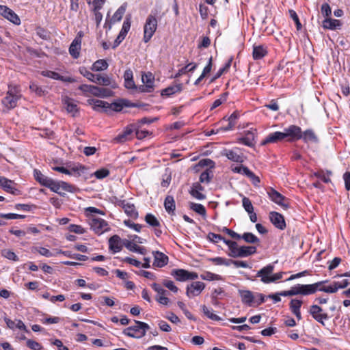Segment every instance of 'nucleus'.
Instances as JSON below:
<instances>
[{
  "label": "nucleus",
  "instance_id": "obj_1",
  "mask_svg": "<svg viewBox=\"0 0 350 350\" xmlns=\"http://www.w3.org/2000/svg\"><path fill=\"white\" fill-rule=\"evenodd\" d=\"M327 280L321 281L312 284H297L292 287L293 296L297 295H308L315 293L318 291V288Z\"/></svg>",
  "mask_w": 350,
  "mask_h": 350
},
{
  "label": "nucleus",
  "instance_id": "obj_2",
  "mask_svg": "<svg viewBox=\"0 0 350 350\" xmlns=\"http://www.w3.org/2000/svg\"><path fill=\"white\" fill-rule=\"evenodd\" d=\"M157 28V20L152 16L149 15L146 21L144 27V41L147 43L150 41Z\"/></svg>",
  "mask_w": 350,
  "mask_h": 350
},
{
  "label": "nucleus",
  "instance_id": "obj_3",
  "mask_svg": "<svg viewBox=\"0 0 350 350\" xmlns=\"http://www.w3.org/2000/svg\"><path fill=\"white\" fill-rule=\"evenodd\" d=\"M171 275L179 282H185L188 280H193L198 278V275L196 272H190L183 269H172Z\"/></svg>",
  "mask_w": 350,
  "mask_h": 350
},
{
  "label": "nucleus",
  "instance_id": "obj_4",
  "mask_svg": "<svg viewBox=\"0 0 350 350\" xmlns=\"http://www.w3.org/2000/svg\"><path fill=\"white\" fill-rule=\"evenodd\" d=\"M308 312L315 321L323 326L325 325V321L329 319L327 313L318 305L314 304L310 306Z\"/></svg>",
  "mask_w": 350,
  "mask_h": 350
},
{
  "label": "nucleus",
  "instance_id": "obj_5",
  "mask_svg": "<svg viewBox=\"0 0 350 350\" xmlns=\"http://www.w3.org/2000/svg\"><path fill=\"white\" fill-rule=\"evenodd\" d=\"M284 134H285L286 141L288 142H293L301 139V129L294 124L284 129Z\"/></svg>",
  "mask_w": 350,
  "mask_h": 350
},
{
  "label": "nucleus",
  "instance_id": "obj_6",
  "mask_svg": "<svg viewBox=\"0 0 350 350\" xmlns=\"http://www.w3.org/2000/svg\"><path fill=\"white\" fill-rule=\"evenodd\" d=\"M268 195L273 202L281 206L284 209H287L289 207L288 200L274 189L271 188L268 191Z\"/></svg>",
  "mask_w": 350,
  "mask_h": 350
},
{
  "label": "nucleus",
  "instance_id": "obj_7",
  "mask_svg": "<svg viewBox=\"0 0 350 350\" xmlns=\"http://www.w3.org/2000/svg\"><path fill=\"white\" fill-rule=\"evenodd\" d=\"M274 270V266L271 264L260 269L256 273V277L260 278V281L265 284L271 283L272 273Z\"/></svg>",
  "mask_w": 350,
  "mask_h": 350
},
{
  "label": "nucleus",
  "instance_id": "obj_8",
  "mask_svg": "<svg viewBox=\"0 0 350 350\" xmlns=\"http://www.w3.org/2000/svg\"><path fill=\"white\" fill-rule=\"evenodd\" d=\"M130 28H131V16H126L125 18V20L123 23L121 31L114 41L113 45L112 46L113 49L116 48L123 41V40L125 38L127 33L129 32Z\"/></svg>",
  "mask_w": 350,
  "mask_h": 350
},
{
  "label": "nucleus",
  "instance_id": "obj_9",
  "mask_svg": "<svg viewBox=\"0 0 350 350\" xmlns=\"http://www.w3.org/2000/svg\"><path fill=\"white\" fill-rule=\"evenodd\" d=\"M91 229L97 234H101L107 230V223L100 218H92L90 221Z\"/></svg>",
  "mask_w": 350,
  "mask_h": 350
},
{
  "label": "nucleus",
  "instance_id": "obj_10",
  "mask_svg": "<svg viewBox=\"0 0 350 350\" xmlns=\"http://www.w3.org/2000/svg\"><path fill=\"white\" fill-rule=\"evenodd\" d=\"M204 288L205 284L202 282H193L190 285L187 286L186 295L189 298L193 296H198Z\"/></svg>",
  "mask_w": 350,
  "mask_h": 350
},
{
  "label": "nucleus",
  "instance_id": "obj_11",
  "mask_svg": "<svg viewBox=\"0 0 350 350\" xmlns=\"http://www.w3.org/2000/svg\"><path fill=\"white\" fill-rule=\"evenodd\" d=\"M0 14L15 25L21 24V19L18 15L5 5H0Z\"/></svg>",
  "mask_w": 350,
  "mask_h": 350
},
{
  "label": "nucleus",
  "instance_id": "obj_12",
  "mask_svg": "<svg viewBox=\"0 0 350 350\" xmlns=\"http://www.w3.org/2000/svg\"><path fill=\"white\" fill-rule=\"evenodd\" d=\"M239 148H236L233 150H224L222 152V155L226 156L229 160L242 163L245 159V157L242 153L238 152Z\"/></svg>",
  "mask_w": 350,
  "mask_h": 350
},
{
  "label": "nucleus",
  "instance_id": "obj_13",
  "mask_svg": "<svg viewBox=\"0 0 350 350\" xmlns=\"http://www.w3.org/2000/svg\"><path fill=\"white\" fill-rule=\"evenodd\" d=\"M269 219L275 228L280 230H284L286 228V222L282 214L271 211L269 213Z\"/></svg>",
  "mask_w": 350,
  "mask_h": 350
},
{
  "label": "nucleus",
  "instance_id": "obj_14",
  "mask_svg": "<svg viewBox=\"0 0 350 350\" xmlns=\"http://www.w3.org/2000/svg\"><path fill=\"white\" fill-rule=\"evenodd\" d=\"M285 134L284 132L276 131L268 135L265 139H263L260 144L261 146H265L269 143H277L282 142L285 139Z\"/></svg>",
  "mask_w": 350,
  "mask_h": 350
},
{
  "label": "nucleus",
  "instance_id": "obj_15",
  "mask_svg": "<svg viewBox=\"0 0 350 350\" xmlns=\"http://www.w3.org/2000/svg\"><path fill=\"white\" fill-rule=\"evenodd\" d=\"M88 103L92 105L94 110L107 113L109 111V103L94 98L88 99Z\"/></svg>",
  "mask_w": 350,
  "mask_h": 350
},
{
  "label": "nucleus",
  "instance_id": "obj_16",
  "mask_svg": "<svg viewBox=\"0 0 350 350\" xmlns=\"http://www.w3.org/2000/svg\"><path fill=\"white\" fill-rule=\"evenodd\" d=\"M154 256L153 266L157 267H163L168 263V256L159 251H153Z\"/></svg>",
  "mask_w": 350,
  "mask_h": 350
},
{
  "label": "nucleus",
  "instance_id": "obj_17",
  "mask_svg": "<svg viewBox=\"0 0 350 350\" xmlns=\"http://www.w3.org/2000/svg\"><path fill=\"white\" fill-rule=\"evenodd\" d=\"M14 182L5 177H0V186L7 192L13 195L20 194V191L13 187Z\"/></svg>",
  "mask_w": 350,
  "mask_h": 350
},
{
  "label": "nucleus",
  "instance_id": "obj_18",
  "mask_svg": "<svg viewBox=\"0 0 350 350\" xmlns=\"http://www.w3.org/2000/svg\"><path fill=\"white\" fill-rule=\"evenodd\" d=\"M342 23L338 19L325 18L322 22V26L325 29L336 30L340 29Z\"/></svg>",
  "mask_w": 350,
  "mask_h": 350
},
{
  "label": "nucleus",
  "instance_id": "obj_19",
  "mask_svg": "<svg viewBox=\"0 0 350 350\" xmlns=\"http://www.w3.org/2000/svg\"><path fill=\"white\" fill-rule=\"evenodd\" d=\"M119 205L121 206L125 213L130 217L137 219L138 217V212L133 204L126 202L125 200L120 202Z\"/></svg>",
  "mask_w": 350,
  "mask_h": 350
},
{
  "label": "nucleus",
  "instance_id": "obj_20",
  "mask_svg": "<svg viewBox=\"0 0 350 350\" xmlns=\"http://www.w3.org/2000/svg\"><path fill=\"white\" fill-rule=\"evenodd\" d=\"M109 247L113 253H117L122 250L121 239L118 235L116 234L109 238Z\"/></svg>",
  "mask_w": 350,
  "mask_h": 350
},
{
  "label": "nucleus",
  "instance_id": "obj_21",
  "mask_svg": "<svg viewBox=\"0 0 350 350\" xmlns=\"http://www.w3.org/2000/svg\"><path fill=\"white\" fill-rule=\"evenodd\" d=\"M129 100L120 98L112 103H109V111H114L116 112L121 111L124 107L129 106Z\"/></svg>",
  "mask_w": 350,
  "mask_h": 350
},
{
  "label": "nucleus",
  "instance_id": "obj_22",
  "mask_svg": "<svg viewBox=\"0 0 350 350\" xmlns=\"http://www.w3.org/2000/svg\"><path fill=\"white\" fill-rule=\"evenodd\" d=\"M239 293L243 304L251 306L254 301L255 297L252 292L248 290H239Z\"/></svg>",
  "mask_w": 350,
  "mask_h": 350
},
{
  "label": "nucleus",
  "instance_id": "obj_23",
  "mask_svg": "<svg viewBox=\"0 0 350 350\" xmlns=\"http://www.w3.org/2000/svg\"><path fill=\"white\" fill-rule=\"evenodd\" d=\"M301 139L305 143H317L319 142L318 137L312 129H306L304 132L301 131Z\"/></svg>",
  "mask_w": 350,
  "mask_h": 350
},
{
  "label": "nucleus",
  "instance_id": "obj_24",
  "mask_svg": "<svg viewBox=\"0 0 350 350\" xmlns=\"http://www.w3.org/2000/svg\"><path fill=\"white\" fill-rule=\"evenodd\" d=\"M164 207L168 214L171 215H175L176 204L174 197L167 196L164 200Z\"/></svg>",
  "mask_w": 350,
  "mask_h": 350
},
{
  "label": "nucleus",
  "instance_id": "obj_25",
  "mask_svg": "<svg viewBox=\"0 0 350 350\" xmlns=\"http://www.w3.org/2000/svg\"><path fill=\"white\" fill-rule=\"evenodd\" d=\"M267 54V50L263 45L253 46L252 56L254 59L258 60L263 58Z\"/></svg>",
  "mask_w": 350,
  "mask_h": 350
},
{
  "label": "nucleus",
  "instance_id": "obj_26",
  "mask_svg": "<svg viewBox=\"0 0 350 350\" xmlns=\"http://www.w3.org/2000/svg\"><path fill=\"white\" fill-rule=\"evenodd\" d=\"M81 45V41L78 39H74L72 42L69 47V53L73 58L77 59L79 57Z\"/></svg>",
  "mask_w": 350,
  "mask_h": 350
},
{
  "label": "nucleus",
  "instance_id": "obj_27",
  "mask_svg": "<svg viewBox=\"0 0 350 350\" xmlns=\"http://www.w3.org/2000/svg\"><path fill=\"white\" fill-rule=\"evenodd\" d=\"M124 245L130 251L137 252L141 254H145L146 250L144 247L138 246L137 244L133 243L131 241L124 240L123 242Z\"/></svg>",
  "mask_w": 350,
  "mask_h": 350
},
{
  "label": "nucleus",
  "instance_id": "obj_28",
  "mask_svg": "<svg viewBox=\"0 0 350 350\" xmlns=\"http://www.w3.org/2000/svg\"><path fill=\"white\" fill-rule=\"evenodd\" d=\"M95 83L104 86H111L112 88H116L115 83H112L111 79L107 75H97Z\"/></svg>",
  "mask_w": 350,
  "mask_h": 350
},
{
  "label": "nucleus",
  "instance_id": "obj_29",
  "mask_svg": "<svg viewBox=\"0 0 350 350\" xmlns=\"http://www.w3.org/2000/svg\"><path fill=\"white\" fill-rule=\"evenodd\" d=\"M95 89L96 90H94L93 96L101 98H108L113 95V91L109 88L95 86Z\"/></svg>",
  "mask_w": 350,
  "mask_h": 350
},
{
  "label": "nucleus",
  "instance_id": "obj_30",
  "mask_svg": "<svg viewBox=\"0 0 350 350\" xmlns=\"http://www.w3.org/2000/svg\"><path fill=\"white\" fill-rule=\"evenodd\" d=\"M64 105L68 113H72L73 116L78 112L77 105L72 98L66 97L64 100Z\"/></svg>",
  "mask_w": 350,
  "mask_h": 350
},
{
  "label": "nucleus",
  "instance_id": "obj_31",
  "mask_svg": "<svg viewBox=\"0 0 350 350\" xmlns=\"http://www.w3.org/2000/svg\"><path fill=\"white\" fill-rule=\"evenodd\" d=\"M123 334L131 338H140V329L138 327V325L134 326H130L123 330Z\"/></svg>",
  "mask_w": 350,
  "mask_h": 350
},
{
  "label": "nucleus",
  "instance_id": "obj_32",
  "mask_svg": "<svg viewBox=\"0 0 350 350\" xmlns=\"http://www.w3.org/2000/svg\"><path fill=\"white\" fill-rule=\"evenodd\" d=\"M256 252V247L254 246H241L239 249V258L247 257Z\"/></svg>",
  "mask_w": 350,
  "mask_h": 350
},
{
  "label": "nucleus",
  "instance_id": "obj_33",
  "mask_svg": "<svg viewBox=\"0 0 350 350\" xmlns=\"http://www.w3.org/2000/svg\"><path fill=\"white\" fill-rule=\"evenodd\" d=\"M33 176L36 181H38L40 185L45 186L46 187L49 184V181L51 180V178H49L47 176H44L38 170H34Z\"/></svg>",
  "mask_w": 350,
  "mask_h": 350
},
{
  "label": "nucleus",
  "instance_id": "obj_34",
  "mask_svg": "<svg viewBox=\"0 0 350 350\" xmlns=\"http://www.w3.org/2000/svg\"><path fill=\"white\" fill-rule=\"evenodd\" d=\"M182 88H183V85L181 83L169 86L162 90L161 95L170 96L171 95H173L175 93L181 92Z\"/></svg>",
  "mask_w": 350,
  "mask_h": 350
},
{
  "label": "nucleus",
  "instance_id": "obj_35",
  "mask_svg": "<svg viewBox=\"0 0 350 350\" xmlns=\"http://www.w3.org/2000/svg\"><path fill=\"white\" fill-rule=\"evenodd\" d=\"M18 98L14 97L13 96L6 95V96L2 100L3 105L8 109L14 108L17 105Z\"/></svg>",
  "mask_w": 350,
  "mask_h": 350
},
{
  "label": "nucleus",
  "instance_id": "obj_36",
  "mask_svg": "<svg viewBox=\"0 0 350 350\" xmlns=\"http://www.w3.org/2000/svg\"><path fill=\"white\" fill-rule=\"evenodd\" d=\"M133 132V128L131 126H127L122 133L119 134L115 138V140L117 142L122 143L129 139V137L130 135H131Z\"/></svg>",
  "mask_w": 350,
  "mask_h": 350
},
{
  "label": "nucleus",
  "instance_id": "obj_37",
  "mask_svg": "<svg viewBox=\"0 0 350 350\" xmlns=\"http://www.w3.org/2000/svg\"><path fill=\"white\" fill-rule=\"evenodd\" d=\"M142 80L144 85H147V87L150 88L152 91L154 90V77L151 72H148L143 75L142 77Z\"/></svg>",
  "mask_w": 350,
  "mask_h": 350
},
{
  "label": "nucleus",
  "instance_id": "obj_38",
  "mask_svg": "<svg viewBox=\"0 0 350 350\" xmlns=\"http://www.w3.org/2000/svg\"><path fill=\"white\" fill-rule=\"evenodd\" d=\"M108 68V64L105 59H98L96 61L91 69L93 71H103L106 70Z\"/></svg>",
  "mask_w": 350,
  "mask_h": 350
},
{
  "label": "nucleus",
  "instance_id": "obj_39",
  "mask_svg": "<svg viewBox=\"0 0 350 350\" xmlns=\"http://www.w3.org/2000/svg\"><path fill=\"white\" fill-rule=\"evenodd\" d=\"M197 66L198 64L195 63L188 64L185 67L178 70V72L175 75V78H178L182 75L187 73V72H193L196 69Z\"/></svg>",
  "mask_w": 350,
  "mask_h": 350
},
{
  "label": "nucleus",
  "instance_id": "obj_40",
  "mask_svg": "<svg viewBox=\"0 0 350 350\" xmlns=\"http://www.w3.org/2000/svg\"><path fill=\"white\" fill-rule=\"evenodd\" d=\"M189 207L191 210H193V211H195L196 213H198L200 215L204 216L206 215V208L201 204L190 202Z\"/></svg>",
  "mask_w": 350,
  "mask_h": 350
},
{
  "label": "nucleus",
  "instance_id": "obj_41",
  "mask_svg": "<svg viewBox=\"0 0 350 350\" xmlns=\"http://www.w3.org/2000/svg\"><path fill=\"white\" fill-rule=\"evenodd\" d=\"M146 222L152 227H159L161 226L159 221L157 218L151 213H148L145 216Z\"/></svg>",
  "mask_w": 350,
  "mask_h": 350
},
{
  "label": "nucleus",
  "instance_id": "obj_42",
  "mask_svg": "<svg viewBox=\"0 0 350 350\" xmlns=\"http://www.w3.org/2000/svg\"><path fill=\"white\" fill-rule=\"evenodd\" d=\"M241 239H243L246 243H255L259 242V239L251 232H245L241 235Z\"/></svg>",
  "mask_w": 350,
  "mask_h": 350
},
{
  "label": "nucleus",
  "instance_id": "obj_43",
  "mask_svg": "<svg viewBox=\"0 0 350 350\" xmlns=\"http://www.w3.org/2000/svg\"><path fill=\"white\" fill-rule=\"evenodd\" d=\"M213 177L212 171L206 170L203 172L200 176V182L202 183H209Z\"/></svg>",
  "mask_w": 350,
  "mask_h": 350
},
{
  "label": "nucleus",
  "instance_id": "obj_44",
  "mask_svg": "<svg viewBox=\"0 0 350 350\" xmlns=\"http://www.w3.org/2000/svg\"><path fill=\"white\" fill-rule=\"evenodd\" d=\"M36 33L38 36L44 40H48L51 38L50 32L41 27H36Z\"/></svg>",
  "mask_w": 350,
  "mask_h": 350
},
{
  "label": "nucleus",
  "instance_id": "obj_45",
  "mask_svg": "<svg viewBox=\"0 0 350 350\" xmlns=\"http://www.w3.org/2000/svg\"><path fill=\"white\" fill-rule=\"evenodd\" d=\"M79 72L85 77H86L88 80L92 82L95 83L96 79L97 77V75H94L87 70L85 67H81L79 68Z\"/></svg>",
  "mask_w": 350,
  "mask_h": 350
},
{
  "label": "nucleus",
  "instance_id": "obj_46",
  "mask_svg": "<svg viewBox=\"0 0 350 350\" xmlns=\"http://www.w3.org/2000/svg\"><path fill=\"white\" fill-rule=\"evenodd\" d=\"M1 255L2 256L13 261L18 260V257L16 255V254L8 249H4L1 250Z\"/></svg>",
  "mask_w": 350,
  "mask_h": 350
},
{
  "label": "nucleus",
  "instance_id": "obj_47",
  "mask_svg": "<svg viewBox=\"0 0 350 350\" xmlns=\"http://www.w3.org/2000/svg\"><path fill=\"white\" fill-rule=\"evenodd\" d=\"M126 10V8L124 5L120 6L117 11L114 13L111 18V21L115 23L117 21H120Z\"/></svg>",
  "mask_w": 350,
  "mask_h": 350
},
{
  "label": "nucleus",
  "instance_id": "obj_48",
  "mask_svg": "<svg viewBox=\"0 0 350 350\" xmlns=\"http://www.w3.org/2000/svg\"><path fill=\"white\" fill-rule=\"evenodd\" d=\"M336 282H334L332 285L328 286H319L318 291L325 292L327 293H334L338 290Z\"/></svg>",
  "mask_w": 350,
  "mask_h": 350
},
{
  "label": "nucleus",
  "instance_id": "obj_49",
  "mask_svg": "<svg viewBox=\"0 0 350 350\" xmlns=\"http://www.w3.org/2000/svg\"><path fill=\"white\" fill-rule=\"evenodd\" d=\"M303 302L299 299H292L290 302V309L293 313L300 311Z\"/></svg>",
  "mask_w": 350,
  "mask_h": 350
},
{
  "label": "nucleus",
  "instance_id": "obj_50",
  "mask_svg": "<svg viewBox=\"0 0 350 350\" xmlns=\"http://www.w3.org/2000/svg\"><path fill=\"white\" fill-rule=\"evenodd\" d=\"M7 94L10 96H13L14 97H17V98L18 99L21 96L19 87H18L17 85H9Z\"/></svg>",
  "mask_w": 350,
  "mask_h": 350
},
{
  "label": "nucleus",
  "instance_id": "obj_51",
  "mask_svg": "<svg viewBox=\"0 0 350 350\" xmlns=\"http://www.w3.org/2000/svg\"><path fill=\"white\" fill-rule=\"evenodd\" d=\"M200 278L204 280H219L221 279L219 275H217L211 272H206L200 275Z\"/></svg>",
  "mask_w": 350,
  "mask_h": 350
},
{
  "label": "nucleus",
  "instance_id": "obj_52",
  "mask_svg": "<svg viewBox=\"0 0 350 350\" xmlns=\"http://www.w3.org/2000/svg\"><path fill=\"white\" fill-rule=\"evenodd\" d=\"M242 204L244 209L248 213H252V212L254 211V206L252 204L251 200L248 198L243 197L242 199Z\"/></svg>",
  "mask_w": 350,
  "mask_h": 350
},
{
  "label": "nucleus",
  "instance_id": "obj_53",
  "mask_svg": "<svg viewBox=\"0 0 350 350\" xmlns=\"http://www.w3.org/2000/svg\"><path fill=\"white\" fill-rule=\"evenodd\" d=\"M202 310L203 313L210 319L213 321H219L221 320V318L219 317L217 315L213 314L211 312L209 309L205 306H202Z\"/></svg>",
  "mask_w": 350,
  "mask_h": 350
},
{
  "label": "nucleus",
  "instance_id": "obj_54",
  "mask_svg": "<svg viewBox=\"0 0 350 350\" xmlns=\"http://www.w3.org/2000/svg\"><path fill=\"white\" fill-rule=\"evenodd\" d=\"M229 260L221 257H215L209 258L208 260L211 261L216 265H226L229 266Z\"/></svg>",
  "mask_w": 350,
  "mask_h": 350
},
{
  "label": "nucleus",
  "instance_id": "obj_55",
  "mask_svg": "<svg viewBox=\"0 0 350 350\" xmlns=\"http://www.w3.org/2000/svg\"><path fill=\"white\" fill-rule=\"evenodd\" d=\"M239 141L244 145L250 146V147H252L254 145V144L253 142L254 135L252 133H250L246 137L240 138Z\"/></svg>",
  "mask_w": 350,
  "mask_h": 350
},
{
  "label": "nucleus",
  "instance_id": "obj_56",
  "mask_svg": "<svg viewBox=\"0 0 350 350\" xmlns=\"http://www.w3.org/2000/svg\"><path fill=\"white\" fill-rule=\"evenodd\" d=\"M26 345L27 347L32 350H42V346L38 342L33 340L31 339H27L26 342Z\"/></svg>",
  "mask_w": 350,
  "mask_h": 350
},
{
  "label": "nucleus",
  "instance_id": "obj_57",
  "mask_svg": "<svg viewBox=\"0 0 350 350\" xmlns=\"http://www.w3.org/2000/svg\"><path fill=\"white\" fill-rule=\"evenodd\" d=\"M135 323L138 325V327L140 329V334L139 336L143 337L146 335V331L149 329V325L142 321H135Z\"/></svg>",
  "mask_w": 350,
  "mask_h": 350
},
{
  "label": "nucleus",
  "instance_id": "obj_58",
  "mask_svg": "<svg viewBox=\"0 0 350 350\" xmlns=\"http://www.w3.org/2000/svg\"><path fill=\"white\" fill-rule=\"evenodd\" d=\"M228 95V92H224V94H222L219 98H218L214 101L211 109H215L216 107L221 105L224 102H225L227 99Z\"/></svg>",
  "mask_w": 350,
  "mask_h": 350
},
{
  "label": "nucleus",
  "instance_id": "obj_59",
  "mask_svg": "<svg viewBox=\"0 0 350 350\" xmlns=\"http://www.w3.org/2000/svg\"><path fill=\"white\" fill-rule=\"evenodd\" d=\"M0 217L7 219H23L25 215H19L16 213H0Z\"/></svg>",
  "mask_w": 350,
  "mask_h": 350
},
{
  "label": "nucleus",
  "instance_id": "obj_60",
  "mask_svg": "<svg viewBox=\"0 0 350 350\" xmlns=\"http://www.w3.org/2000/svg\"><path fill=\"white\" fill-rule=\"evenodd\" d=\"M94 174L98 179H103L109 175V170L106 168H101L96 170Z\"/></svg>",
  "mask_w": 350,
  "mask_h": 350
},
{
  "label": "nucleus",
  "instance_id": "obj_61",
  "mask_svg": "<svg viewBox=\"0 0 350 350\" xmlns=\"http://www.w3.org/2000/svg\"><path fill=\"white\" fill-rule=\"evenodd\" d=\"M250 170L247 167L244 166L243 165H241L240 166H236V167L232 168V171L233 172L241 174H243L245 176H247V174H248Z\"/></svg>",
  "mask_w": 350,
  "mask_h": 350
},
{
  "label": "nucleus",
  "instance_id": "obj_62",
  "mask_svg": "<svg viewBox=\"0 0 350 350\" xmlns=\"http://www.w3.org/2000/svg\"><path fill=\"white\" fill-rule=\"evenodd\" d=\"M321 12L322 14L326 18H329L330 15L332 14V9L327 3L322 4Z\"/></svg>",
  "mask_w": 350,
  "mask_h": 350
},
{
  "label": "nucleus",
  "instance_id": "obj_63",
  "mask_svg": "<svg viewBox=\"0 0 350 350\" xmlns=\"http://www.w3.org/2000/svg\"><path fill=\"white\" fill-rule=\"evenodd\" d=\"M79 90L82 91L83 93H90L93 95L94 90H96L95 85L83 84L79 88Z\"/></svg>",
  "mask_w": 350,
  "mask_h": 350
},
{
  "label": "nucleus",
  "instance_id": "obj_64",
  "mask_svg": "<svg viewBox=\"0 0 350 350\" xmlns=\"http://www.w3.org/2000/svg\"><path fill=\"white\" fill-rule=\"evenodd\" d=\"M68 229L70 232H73L77 234H82L85 232V230L84 228H83L79 225L76 224H70L68 227Z\"/></svg>",
  "mask_w": 350,
  "mask_h": 350
}]
</instances>
